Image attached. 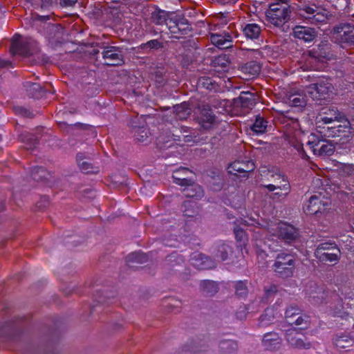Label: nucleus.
<instances>
[{"instance_id": "6", "label": "nucleus", "mask_w": 354, "mask_h": 354, "mask_svg": "<svg viewBox=\"0 0 354 354\" xmlns=\"http://www.w3.org/2000/svg\"><path fill=\"white\" fill-rule=\"evenodd\" d=\"M345 118V115L335 106L324 107L316 118V129L318 131L319 130H326V125L334 122H342Z\"/></svg>"}, {"instance_id": "23", "label": "nucleus", "mask_w": 354, "mask_h": 354, "mask_svg": "<svg viewBox=\"0 0 354 354\" xmlns=\"http://www.w3.org/2000/svg\"><path fill=\"white\" fill-rule=\"evenodd\" d=\"M24 86L26 88L28 95L32 98L39 99L46 95L47 93H53L54 91H50L47 88L41 86L38 83L27 82Z\"/></svg>"}, {"instance_id": "21", "label": "nucleus", "mask_w": 354, "mask_h": 354, "mask_svg": "<svg viewBox=\"0 0 354 354\" xmlns=\"http://www.w3.org/2000/svg\"><path fill=\"white\" fill-rule=\"evenodd\" d=\"M299 334L298 329L292 328L286 333V339L289 344L297 348H309L310 347V342H304L301 338H298L296 335Z\"/></svg>"}, {"instance_id": "62", "label": "nucleus", "mask_w": 354, "mask_h": 354, "mask_svg": "<svg viewBox=\"0 0 354 354\" xmlns=\"http://www.w3.org/2000/svg\"><path fill=\"white\" fill-rule=\"evenodd\" d=\"M251 50L253 52L254 56L255 57L261 58L263 57V53L259 49H252Z\"/></svg>"}, {"instance_id": "22", "label": "nucleus", "mask_w": 354, "mask_h": 354, "mask_svg": "<svg viewBox=\"0 0 354 354\" xmlns=\"http://www.w3.org/2000/svg\"><path fill=\"white\" fill-rule=\"evenodd\" d=\"M299 334L298 329L292 328L286 333V339L289 344L297 348H309L310 347V342H304L301 338H298L296 335Z\"/></svg>"}, {"instance_id": "20", "label": "nucleus", "mask_w": 354, "mask_h": 354, "mask_svg": "<svg viewBox=\"0 0 354 354\" xmlns=\"http://www.w3.org/2000/svg\"><path fill=\"white\" fill-rule=\"evenodd\" d=\"M262 344L265 349L274 351L280 348L281 345V338L277 333H266L263 335Z\"/></svg>"}, {"instance_id": "41", "label": "nucleus", "mask_w": 354, "mask_h": 354, "mask_svg": "<svg viewBox=\"0 0 354 354\" xmlns=\"http://www.w3.org/2000/svg\"><path fill=\"white\" fill-rule=\"evenodd\" d=\"M219 348L223 353L232 354L238 348L236 342L232 339H223L219 343Z\"/></svg>"}, {"instance_id": "35", "label": "nucleus", "mask_w": 354, "mask_h": 354, "mask_svg": "<svg viewBox=\"0 0 354 354\" xmlns=\"http://www.w3.org/2000/svg\"><path fill=\"white\" fill-rule=\"evenodd\" d=\"M30 176L35 181H46L50 176L48 171L43 167L35 166L31 168Z\"/></svg>"}, {"instance_id": "8", "label": "nucleus", "mask_w": 354, "mask_h": 354, "mask_svg": "<svg viewBox=\"0 0 354 354\" xmlns=\"http://www.w3.org/2000/svg\"><path fill=\"white\" fill-rule=\"evenodd\" d=\"M167 27L172 37L180 39L190 33L192 30V25L184 17L176 16L169 19L167 22Z\"/></svg>"}, {"instance_id": "49", "label": "nucleus", "mask_w": 354, "mask_h": 354, "mask_svg": "<svg viewBox=\"0 0 354 354\" xmlns=\"http://www.w3.org/2000/svg\"><path fill=\"white\" fill-rule=\"evenodd\" d=\"M151 80L156 82L157 87H161L166 83L162 72L159 70H156L151 73Z\"/></svg>"}, {"instance_id": "48", "label": "nucleus", "mask_w": 354, "mask_h": 354, "mask_svg": "<svg viewBox=\"0 0 354 354\" xmlns=\"http://www.w3.org/2000/svg\"><path fill=\"white\" fill-rule=\"evenodd\" d=\"M295 324L299 326L298 330H304L308 327V317L306 315H302L301 313L297 315L295 319L292 320V325Z\"/></svg>"}, {"instance_id": "24", "label": "nucleus", "mask_w": 354, "mask_h": 354, "mask_svg": "<svg viewBox=\"0 0 354 354\" xmlns=\"http://www.w3.org/2000/svg\"><path fill=\"white\" fill-rule=\"evenodd\" d=\"M241 29L243 35L251 40L258 39L261 32L260 26L255 23H243Z\"/></svg>"}, {"instance_id": "15", "label": "nucleus", "mask_w": 354, "mask_h": 354, "mask_svg": "<svg viewBox=\"0 0 354 354\" xmlns=\"http://www.w3.org/2000/svg\"><path fill=\"white\" fill-rule=\"evenodd\" d=\"M334 32L339 35L340 41L347 44H354V26L342 24L334 28Z\"/></svg>"}, {"instance_id": "29", "label": "nucleus", "mask_w": 354, "mask_h": 354, "mask_svg": "<svg viewBox=\"0 0 354 354\" xmlns=\"http://www.w3.org/2000/svg\"><path fill=\"white\" fill-rule=\"evenodd\" d=\"M183 194L187 198H194L196 199L201 198L203 196V190L201 186L195 184L192 181L189 185L184 188Z\"/></svg>"}, {"instance_id": "10", "label": "nucleus", "mask_w": 354, "mask_h": 354, "mask_svg": "<svg viewBox=\"0 0 354 354\" xmlns=\"http://www.w3.org/2000/svg\"><path fill=\"white\" fill-rule=\"evenodd\" d=\"M102 54L107 66H121L124 63L122 50L118 46H105Z\"/></svg>"}, {"instance_id": "63", "label": "nucleus", "mask_w": 354, "mask_h": 354, "mask_svg": "<svg viewBox=\"0 0 354 354\" xmlns=\"http://www.w3.org/2000/svg\"><path fill=\"white\" fill-rule=\"evenodd\" d=\"M189 131V128L187 127H185V126H182L180 127V132H183V133H187Z\"/></svg>"}, {"instance_id": "37", "label": "nucleus", "mask_w": 354, "mask_h": 354, "mask_svg": "<svg viewBox=\"0 0 354 354\" xmlns=\"http://www.w3.org/2000/svg\"><path fill=\"white\" fill-rule=\"evenodd\" d=\"M325 140L326 139H323L316 135L311 134L308 141L307 142V145L311 149L313 154L317 156L318 152L322 149L321 146L325 142Z\"/></svg>"}, {"instance_id": "36", "label": "nucleus", "mask_w": 354, "mask_h": 354, "mask_svg": "<svg viewBox=\"0 0 354 354\" xmlns=\"http://www.w3.org/2000/svg\"><path fill=\"white\" fill-rule=\"evenodd\" d=\"M212 179V182H210L212 184L211 187L214 191H219L223 188V176L222 173L217 169L212 170L210 171V174L209 175Z\"/></svg>"}, {"instance_id": "34", "label": "nucleus", "mask_w": 354, "mask_h": 354, "mask_svg": "<svg viewBox=\"0 0 354 354\" xmlns=\"http://www.w3.org/2000/svg\"><path fill=\"white\" fill-rule=\"evenodd\" d=\"M261 71V65L257 61H250L242 66V71L254 77L259 74Z\"/></svg>"}, {"instance_id": "40", "label": "nucleus", "mask_w": 354, "mask_h": 354, "mask_svg": "<svg viewBox=\"0 0 354 354\" xmlns=\"http://www.w3.org/2000/svg\"><path fill=\"white\" fill-rule=\"evenodd\" d=\"M22 142L27 150L34 149L39 143L38 138L32 133H26L21 135Z\"/></svg>"}, {"instance_id": "58", "label": "nucleus", "mask_w": 354, "mask_h": 354, "mask_svg": "<svg viewBox=\"0 0 354 354\" xmlns=\"http://www.w3.org/2000/svg\"><path fill=\"white\" fill-rule=\"evenodd\" d=\"M214 62L215 64L221 66L223 69H225L229 64L228 60L225 59V56H218V57L215 58Z\"/></svg>"}, {"instance_id": "12", "label": "nucleus", "mask_w": 354, "mask_h": 354, "mask_svg": "<svg viewBox=\"0 0 354 354\" xmlns=\"http://www.w3.org/2000/svg\"><path fill=\"white\" fill-rule=\"evenodd\" d=\"M256 168L255 163L252 160H235L230 163L227 167L229 174L238 176L242 174V177H248V174L253 171Z\"/></svg>"}, {"instance_id": "50", "label": "nucleus", "mask_w": 354, "mask_h": 354, "mask_svg": "<svg viewBox=\"0 0 354 354\" xmlns=\"http://www.w3.org/2000/svg\"><path fill=\"white\" fill-rule=\"evenodd\" d=\"M289 100L291 105L295 107H303L306 104L304 97L300 95H292Z\"/></svg>"}, {"instance_id": "7", "label": "nucleus", "mask_w": 354, "mask_h": 354, "mask_svg": "<svg viewBox=\"0 0 354 354\" xmlns=\"http://www.w3.org/2000/svg\"><path fill=\"white\" fill-rule=\"evenodd\" d=\"M330 201L328 198L318 194L312 195L309 199L304 204L303 210L306 214L315 215L325 213L330 209Z\"/></svg>"}, {"instance_id": "30", "label": "nucleus", "mask_w": 354, "mask_h": 354, "mask_svg": "<svg viewBox=\"0 0 354 354\" xmlns=\"http://www.w3.org/2000/svg\"><path fill=\"white\" fill-rule=\"evenodd\" d=\"M190 170L187 167H180L176 171H174L172 174L173 182L181 187H186L187 185H189L190 183H192V180L186 177H179L178 174L180 173H183L184 174H187L189 172Z\"/></svg>"}, {"instance_id": "60", "label": "nucleus", "mask_w": 354, "mask_h": 354, "mask_svg": "<svg viewBox=\"0 0 354 354\" xmlns=\"http://www.w3.org/2000/svg\"><path fill=\"white\" fill-rule=\"evenodd\" d=\"M77 0H60V3L62 6L70 7L75 4Z\"/></svg>"}, {"instance_id": "4", "label": "nucleus", "mask_w": 354, "mask_h": 354, "mask_svg": "<svg viewBox=\"0 0 354 354\" xmlns=\"http://www.w3.org/2000/svg\"><path fill=\"white\" fill-rule=\"evenodd\" d=\"M295 268V259L292 254L281 252L277 254L272 269L278 277L283 279L290 277Z\"/></svg>"}, {"instance_id": "11", "label": "nucleus", "mask_w": 354, "mask_h": 354, "mask_svg": "<svg viewBox=\"0 0 354 354\" xmlns=\"http://www.w3.org/2000/svg\"><path fill=\"white\" fill-rule=\"evenodd\" d=\"M277 235L279 239L286 243H291L299 238V231L294 225L287 223L281 222L277 227Z\"/></svg>"}, {"instance_id": "25", "label": "nucleus", "mask_w": 354, "mask_h": 354, "mask_svg": "<svg viewBox=\"0 0 354 354\" xmlns=\"http://www.w3.org/2000/svg\"><path fill=\"white\" fill-rule=\"evenodd\" d=\"M334 345L340 348H346L351 346L354 343V339L350 333L341 332L337 333L333 338Z\"/></svg>"}, {"instance_id": "31", "label": "nucleus", "mask_w": 354, "mask_h": 354, "mask_svg": "<svg viewBox=\"0 0 354 354\" xmlns=\"http://www.w3.org/2000/svg\"><path fill=\"white\" fill-rule=\"evenodd\" d=\"M232 252V248L225 243H218L213 252L215 258L224 261L227 259L228 254Z\"/></svg>"}, {"instance_id": "19", "label": "nucleus", "mask_w": 354, "mask_h": 354, "mask_svg": "<svg viewBox=\"0 0 354 354\" xmlns=\"http://www.w3.org/2000/svg\"><path fill=\"white\" fill-rule=\"evenodd\" d=\"M234 104L246 109H252L256 104L254 94L250 91H242L237 98L234 99Z\"/></svg>"}, {"instance_id": "47", "label": "nucleus", "mask_w": 354, "mask_h": 354, "mask_svg": "<svg viewBox=\"0 0 354 354\" xmlns=\"http://www.w3.org/2000/svg\"><path fill=\"white\" fill-rule=\"evenodd\" d=\"M321 150L318 152L317 156H330L335 151V146L332 142L326 139L325 142L321 146Z\"/></svg>"}, {"instance_id": "45", "label": "nucleus", "mask_w": 354, "mask_h": 354, "mask_svg": "<svg viewBox=\"0 0 354 354\" xmlns=\"http://www.w3.org/2000/svg\"><path fill=\"white\" fill-rule=\"evenodd\" d=\"M131 126L136 129L135 136L138 141L143 142L148 137V131L143 126L141 127V125L137 124L134 121L131 122Z\"/></svg>"}, {"instance_id": "64", "label": "nucleus", "mask_w": 354, "mask_h": 354, "mask_svg": "<svg viewBox=\"0 0 354 354\" xmlns=\"http://www.w3.org/2000/svg\"><path fill=\"white\" fill-rule=\"evenodd\" d=\"M191 203H191L190 201H185V202H184V203H183V205L185 207H187V206H192V204H191Z\"/></svg>"}, {"instance_id": "5", "label": "nucleus", "mask_w": 354, "mask_h": 354, "mask_svg": "<svg viewBox=\"0 0 354 354\" xmlns=\"http://www.w3.org/2000/svg\"><path fill=\"white\" fill-rule=\"evenodd\" d=\"M38 51V43L33 39L27 37L21 39L19 35L13 36L10 45L12 55L29 57L36 54Z\"/></svg>"}, {"instance_id": "28", "label": "nucleus", "mask_w": 354, "mask_h": 354, "mask_svg": "<svg viewBox=\"0 0 354 354\" xmlns=\"http://www.w3.org/2000/svg\"><path fill=\"white\" fill-rule=\"evenodd\" d=\"M86 158L83 153H78L76 156V160L79 168L84 174H95L98 172V168L94 167L91 162L85 160Z\"/></svg>"}, {"instance_id": "46", "label": "nucleus", "mask_w": 354, "mask_h": 354, "mask_svg": "<svg viewBox=\"0 0 354 354\" xmlns=\"http://www.w3.org/2000/svg\"><path fill=\"white\" fill-rule=\"evenodd\" d=\"M278 292V286L275 284H270L264 287V296L262 300L268 303Z\"/></svg>"}, {"instance_id": "16", "label": "nucleus", "mask_w": 354, "mask_h": 354, "mask_svg": "<svg viewBox=\"0 0 354 354\" xmlns=\"http://www.w3.org/2000/svg\"><path fill=\"white\" fill-rule=\"evenodd\" d=\"M233 36L225 31L221 33L212 34L210 41L213 45L220 49H227L232 47Z\"/></svg>"}, {"instance_id": "42", "label": "nucleus", "mask_w": 354, "mask_h": 354, "mask_svg": "<svg viewBox=\"0 0 354 354\" xmlns=\"http://www.w3.org/2000/svg\"><path fill=\"white\" fill-rule=\"evenodd\" d=\"M168 20L167 13L165 10L156 9L151 13V21L156 25H162L165 23L167 24Z\"/></svg>"}, {"instance_id": "27", "label": "nucleus", "mask_w": 354, "mask_h": 354, "mask_svg": "<svg viewBox=\"0 0 354 354\" xmlns=\"http://www.w3.org/2000/svg\"><path fill=\"white\" fill-rule=\"evenodd\" d=\"M148 260V254L142 251L131 252L126 257V262L129 267H133V263H145Z\"/></svg>"}, {"instance_id": "54", "label": "nucleus", "mask_w": 354, "mask_h": 354, "mask_svg": "<svg viewBox=\"0 0 354 354\" xmlns=\"http://www.w3.org/2000/svg\"><path fill=\"white\" fill-rule=\"evenodd\" d=\"M332 249H337L338 252H339V249L337 248V245L335 243H330V242H324L320 243L317 249V255L320 254L322 250H332Z\"/></svg>"}, {"instance_id": "43", "label": "nucleus", "mask_w": 354, "mask_h": 354, "mask_svg": "<svg viewBox=\"0 0 354 354\" xmlns=\"http://www.w3.org/2000/svg\"><path fill=\"white\" fill-rule=\"evenodd\" d=\"M248 281H237L234 283L235 294L238 297L244 298L248 295Z\"/></svg>"}, {"instance_id": "26", "label": "nucleus", "mask_w": 354, "mask_h": 354, "mask_svg": "<svg viewBox=\"0 0 354 354\" xmlns=\"http://www.w3.org/2000/svg\"><path fill=\"white\" fill-rule=\"evenodd\" d=\"M197 88L205 89L210 92H217L220 90V86L212 77L203 76L197 80Z\"/></svg>"}, {"instance_id": "53", "label": "nucleus", "mask_w": 354, "mask_h": 354, "mask_svg": "<svg viewBox=\"0 0 354 354\" xmlns=\"http://www.w3.org/2000/svg\"><path fill=\"white\" fill-rule=\"evenodd\" d=\"M162 47V44L159 41L158 39H151L148 41L146 43H143L140 45V48L145 49L149 48L150 50L151 49H159Z\"/></svg>"}, {"instance_id": "9", "label": "nucleus", "mask_w": 354, "mask_h": 354, "mask_svg": "<svg viewBox=\"0 0 354 354\" xmlns=\"http://www.w3.org/2000/svg\"><path fill=\"white\" fill-rule=\"evenodd\" d=\"M308 89L310 94L315 95V98L321 100L330 97L333 86L327 79H320L316 83L310 84Z\"/></svg>"}, {"instance_id": "38", "label": "nucleus", "mask_w": 354, "mask_h": 354, "mask_svg": "<svg viewBox=\"0 0 354 354\" xmlns=\"http://www.w3.org/2000/svg\"><path fill=\"white\" fill-rule=\"evenodd\" d=\"M275 319L273 308H267L259 318V326L266 327L271 324Z\"/></svg>"}, {"instance_id": "3", "label": "nucleus", "mask_w": 354, "mask_h": 354, "mask_svg": "<svg viewBox=\"0 0 354 354\" xmlns=\"http://www.w3.org/2000/svg\"><path fill=\"white\" fill-rule=\"evenodd\" d=\"M342 122L343 124L327 126L326 130H319V133L325 137L337 138V142L342 145L348 143L354 136V130L346 118Z\"/></svg>"}, {"instance_id": "51", "label": "nucleus", "mask_w": 354, "mask_h": 354, "mask_svg": "<svg viewBox=\"0 0 354 354\" xmlns=\"http://www.w3.org/2000/svg\"><path fill=\"white\" fill-rule=\"evenodd\" d=\"M318 255L321 261L333 263L339 260V256L336 253L322 252Z\"/></svg>"}, {"instance_id": "59", "label": "nucleus", "mask_w": 354, "mask_h": 354, "mask_svg": "<svg viewBox=\"0 0 354 354\" xmlns=\"http://www.w3.org/2000/svg\"><path fill=\"white\" fill-rule=\"evenodd\" d=\"M14 329V324L10 322H7L5 324L0 326V333L4 332V330H12Z\"/></svg>"}, {"instance_id": "55", "label": "nucleus", "mask_w": 354, "mask_h": 354, "mask_svg": "<svg viewBox=\"0 0 354 354\" xmlns=\"http://www.w3.org/2000/svg\"><path fill=\"white\" fill-rule=\"evenodd\" d=\"M234 234L237 242H243L246 239L245 232L239 225H235L234 227Z\"/></svg>"}, {"instance_id": "18", "label": "nucleus", "mask_w": 354, "mask_h": 354, "mask_svg": "<svg viewBox=\"0 0 354 354\" xmlns=\"http://www.w3.org/2000/svg\"><path fill=\"white\" fill-rule=\"evenodd\" d=\"M272 176L273 177H275L276 180H281V181L283 182L284 183L281 185L268 184L263 185V187L266 188L269 192H274L276 189H280L281 191L285 192L283 194H280L279 192H276L274 194V195H277L278 196H281L283 195L287 196L290 191V185L289 183L288 178L280 172H276L274 174H272Z\"/></svg>"}, {"instance_id": "56", "label": "nucleus", "mask_w": 354, "mask_h": 354, "mask_svg": "<svg viewBox=\"0 0 354 354\" xmlns=\"http://www.w3.org/2000/svg\"><path fill=\"white\" fill-rule=\"evenodd\" d=\"M14 110H15V112L16 113V114L21 115L23 117L30 118L33 117V113L30 111V109H28L26 107L18 106H15Z\"/></svg>"}, {"instance_id": "17", "label": "nucleus", "mask_w": 354, "mask_h": 354, "mask_svg": "<svg viewBox=\"0 0 354 354\" xmlns=\"http://www.w3.org/2000/svg\"><path fill=\"white\" fill-rule=\"evenodd\" d=\"M292 34L294 37L309 43L315 39L317 32L313 28L303 26H296L293 28Z\"/></svg>"}, {"instance_id": "14", "label": "nucleus", "mask_w": 354, "mask_h": 354, "mask_svg": "<svg viewBox=\"0 0 354 354\" xmlns=\"http://www.w3.org/2000/svg\"><path fill=\"white\" fill-rule=\"evenodd\" d=\"M190 260L192 265L198 270H209L216 267L214 261L202 253H192Z\"/></svg>"}, {"instance_id": "61", "label": "nucleus", "mask_w": 354, "mask_h": 354, "mask_svg": "<svg viewBox=\"0 0 354 354\" xmlns=\"http://www.w3.org/2000/svg\"><path fill=\"white\" fill-rule=\"evenodd\" d=\"M12 65L10 61L0 58V68H7Z\"/></svg>"}, {"instance_id": "57", "label": "nucleus", "mask_w": 354, "mask_h": 354, "mask_svg": "<svg viewBox=\"0 0 354 354\" xmlns=\"http://www.w3.org/2000/svg\"><path fill=\"white\" fill-rule=\"evenodd\" d=\"M248 313V308L245 305L241 306L236 310L235 313V316L236 319L242 321L246 318L247 314Z\"/></svg>"}, {"instance_id": "32", "label": "nucleus", "mask_w": 354, "mask_h": 354, "mask_svg": "<svg viewBox=\"0 0 354 354\" xmlns=\"http://www.w3.org/2000/svg\"><path fill=\"white\" fill-rule=\"evenodd\" d=\"M200 289L202 293L207 297H212L218 290L216 282L211 280H203L200 283Z\"/></svg>"}, {"instance_id": "33", "label": "nucleus", "mask_w": 354, "mask_h": 354, "mask_svg": "<svg viewBox=\"0 0 354 354\" xmlns=\"http://www.w3.org/2000/svg\"><path fill=\"white\" fill-rule=\"evenodd\" d=\"M174 111L176 118L180 120H186L191 113V109L189 104L184 102L180 104H176L174 106Z\"/></svg>"}, {"instance_id": "52", "label": "nucleus", "mask_w": 354, "mask_h": 354, "mask_svg": "<svg viewBox=\"0 0 354 354\" xmlns=\"http://www.w3.org/2000/svg\"><path fill=\"white\" fill-rule=\"evenodd\" d=\"M289 142L298 151L300 156L303 159L308 160L309 158V156L307 155L305 150L304 149L302 143H301L298 140H295V141L290 140Z\"/></svg>"}, {"instance_id": "2", "label": "nucleus", "mask_w": 354, "mask_h": 354, "mask_svg": "<svg viewBox=\"0 0 354 354\" xmlns=\"http://www.w3.org/2000/svg\"><path fill=\"white\" fill-rule=\"evenodd\" d=\"M288 1L280 0L281 2L270 4L266 11V16L269 22L276 26H280L290 20L291 10Z\"/></svg>"}, {"instance_id": "39", "label": "nucleus", "mask_w": 354, "mask_h": 354, "mask_svg": "<svg viewBox=\"0 0 354 354\" xmlns=\"http://www.w3.org/2000/svg\"><path fill=\"white\" fill-rule=\"evenodd\" d=\"M268 121L263 117L257 115L251 126V130L256 134H262L266 131Z\"/></svg>"}, {"instance_id": "44", "label": "nucleus", "mask_w": 354, "mask_h": 354, "mask_svg": "<svg viewBox=\"0 0 354 354\" xmlns=\"http://www.w3.org/2000/svg\"><path fill=\"white\" fill-rule=\"evenodd\" d=\"M301 313V310L296 305L289 306L285 312V318L288 324L292 325V320L294 317L299 315Z\"/></svg>"}, {"instance_id": "1", "label": "nucleus", "mask_w": 354, "mask_h": 354, "mask_svg": "<svg viewBox=\"0 0 354 354\" xmlns=\"http://www.w3.org/2000/svg\"><path fill=\"white\" fill-rule=\"evenodd\" d=\"M297 10L299 15L311 24L319 25L328 19L326 10L312 0H299Z\"/></svg>"}, {"instance_id": "13", "label": "nucleus", "mask_w": 354, "mask_h": 354, "mask_svg": "<svg viewBox=\"0 0 354 354\" xmlns=\"http://www.w3.org/2000/svg\"><path fill=\"white\" fill-rule=\"evenodd\" d=\"M199 113L197 120L205 129H209L215 122V115L208 104H203L198 107Z\"/></svg>"}]
</instances>
